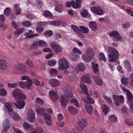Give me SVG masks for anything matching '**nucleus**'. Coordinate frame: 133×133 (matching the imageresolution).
Here are the masks:
<instances>
[{
    "label": "nucleus",
    "mask_w": 133,
    "mask_h": 133,
    "mask_svg": "<svg viewBox=\"0 0 133 133\" xmlns=\"http://www.w3.org/2000/svg\"><path fill=\"white\" fill-rule=\"evenodd\" d=\"M17 104L15 102H9L5 103V106L9 112H13V110L12 107L14 105L18 109H23L25 106V101L22 100L17 99L16 101Z\"/></svg>",
    "instance_id": "f257e3e1"
},
{
    "label": "nucleus",
    "mask_w": 133,
    "mask_h": 133,
    "mask_svg": "<svg viewBox=\"0 0 133 133\" xmlns=\"http://www.w3.org/2000/svg\"><path fill=\"white\" fill-rule=\"evenodd\" d=\"M107 49L110 53L108 54V60L110 62H115L119 56L118 51L116 49L111 47L108 48Z\"/></svg>",
    "instance_id": "f03ea898"
},
{
    "label": "nucleus",
    "mask_w": 133,
    "mask_h": 133,
    "mask_svg": "<svg viewBox=\"0 0 133 133\" xmlns=\"http://www.w3.org/2000/svg\"><path fill=\"white\" fill-rule=\"evenodd\" d=\"M36 111L37 114H40L44 117L47 125H51L52 123V117L51 115L45 113V109H36Z\"/></svg>",
    "instance_id": "7ed1b4c3"
},
{
    "label": "nucleus",
    "mask_w": 133,
    "mask_h": 133,
    "mask_svg": "<svg viewBox=\"0 0 133 133\" xmlns=\"http://www.w3.org/2000/svg\"><path fill=\"white\" fill-rule=\"evenodd\" d=\"M58 69L61 70H67L70 66L69 63L66 59L64 58H62L58 61Z\"/></svg>",
    "instance_id": "20e7f679"
},
{
    "label": "nucleus",
    "mask_w": 133,
    "mask_h": 133,
    "mask_svg": "<svg viewBox=\"0 0 133 133\" xmlns=\"http://www.w3.org/2000/svg\"><path fill=\"white\" fill-rule=\"evenodd\" d=\"M112 98L114 103L117 106H119L120 103H123L124 102V98L122 95H112Z\"/></svg>",
    "instance_id": "39448f33"
},
{
    "label": "nucleus",
    "mask_w": 133,
    "mask_h": 133,
    "mask_svg": "<svg viewBox=\"0 0 133 133\" xmlns=\"http://www.w3.org/2000/svg\"><path fill=\"white\" fill-rule=\"evenodd\" d=\"M79 86L82 90H79L78 91L81 94H85L87 95L91 96L92 95V91L90 90L89 91V93L87 91V89L86 86L84 84L81 83L79 84Z\"/></svg>",
    "instance_id": "423d86ee"
},
{
    "label": "nucleus",
    "mask_w": 133,
    "mask_h": 133,
    "mask_svg": "<svg viewBox=\"0 0 133 133\" xmlns=\"http://www.w3.org/2000/svg\"><path fill=\"white\" fill-rule=\"evenodd\" d=\"M121 89L124 92H126L128 101V103L133 102V96L131 92L128 90H127L122 85H120Z\"/></svg>",
    "instance_id": "0eeeda50"
},
{
    "label": "nucleus",
    "mask_w": 133,
    "mask_h": 133,
    "mask_svg": "<svg viewBox=\"0 0 133 133\" xmlns=\"http://www.w3.org/2000/svg\"><path fill=\"white\" fill-rule=\"evenodd\" d=\"M50 45L53 50L55 52L59 53L62 51V47L59 45L55 44L54 42L50 43Z\"/></svg>",
    "instance_id": "6e6552de"
},
{
    "label": "nucleus",
    "mask_w": 133,
    "mask_h": 133,
    "mask_svg": "<svg viewBox=\"0 0 133 133\" xmlns=\"http://www.w3.org/2000/svg\"><path fill=\"white\" fill-rule=\"evenodd\" d=\"M87 125V121L86 120L83 119L79 121L76 127V128L79 131H81Z\"/></svg>",
    "instance_id": "1a4fd4ad"
},
{
    "label": "nucleus",
    "mask_w": 133,
    "mask_h": 133,
    "mask_svg": "<svg viewBox=\"0 0 133 133\" xmlns=\"http://www.w3.org/2000/svg\"><path fill=\"white\" fill-rule=\"evenodd\" d=\"M90 10L92 12L98 15H101L104 13L103 10L100 7H92Z\"/></svg>",
    "instance_id": "9d476101"
},
{
    "label": "nucleus",
    "mask_w": 133,
    "mask_h": 133,
    "mask_svg": "<svg viewBox=\"0 0 133 133\" xmlns=\"http://www.w3.org/2000/svg\"><path fill=\"white\" fill-rule=\"evenodd\" d=\"M69 100V98L67 95H62L60 97V103L61 106L63 107L65 106L67 104Z\"/></svg>",
    "instance_id": "9b49d317"
},
{
    "label": "nucleus",
    "mask_w": 133,
    "mask_h": 133,
    "mask_svg": "<svg viewBox=\"0 0 133 133\" xmlns=\"http://www.w3.org/2000/svg\"><path fill=\"white\" fill-rule=\"evenodd\" d=\"M35 114L34 111L32 109H29L28 112L27 118L29 121L33 122L34 120Z\"/></svg>",
    "instance_id": "f8f14e48"
},
{
    "label": "nucleus",
    "mask_w": 133,
    "mask_h": 133,
    "mask_svg": "<svg viewBox=\"0 0 133 133\" xmlns=\"http://www.w3.org/2000/svg\"><path fill=\"white\" fill-rule=\"evenodd\" d=\"M109 35L111 37H113L117 40H120L122 38L119 33L117 31H112L109 33Z\"/></svg>",
    "instance_id": "ddd939ff"
},
{
    "label": "nucleus",
    "mask_w": 133,
    "mask_h": 133,
    "mask_svg": "<svg viewBox=\"0 0 133 133\" xmlns=\"http://www.w3.org/2000/svg\"><path fill=\"white\" fill-rule=\"evenodd\" d=\"M14 69L17 72H19L21 71L25 72L27 71V70L25 66L21 64H18L15 66Z\"/></svg>",
    "instance_id": "4468645a"
},
{
    "label": "nucleus",
    "mask_w": 133,
    "mask_h": 133,
    "mask_svg": "<svg viewBox=\"0 0 133 133\" xmlns=\"http://www.w3.org/2000/svg\"><path fill=\"white\" fill-rule=\"evenodd\" d=\"M49 83L50 85L54 87H56L60 84V82L55 79H51L49 80Z\"/></svg>",
    "instance_id": "2eb2a0df"
},
{
    "label": "nucleus",
    "mask_w": 133,
    "mask_h": 133,
    "mask_svg": "<svg viewBox=\"0 0 133 133\" xmlns=\"http://www.w3.org/2000/svg\"><path fill=\"white\" fill-rule=\"evenodd\" d=\"M22 92L19 89H15L12 92V95L14 97L17 99H18V97L21 94Z\"/></svg>",
    "instance_id": "dca6fc26"
},
{
    "label": "nucleus",
    "mask_w": 133,
    "mask_h": 133,
    "mask_svg": "<svg viewBox=\"0 0 133 133\" xmlns=\"http://www.w3.org/2000/svg\"><path fill=\"white\" fill-rule=\"evenodd\" d=\"M7 68L6 61L0 59V70H6Z\"/></svg>",
    "instance_id": "f3484780"
},
{
    "label": "nucleus",
    "mask_w": 133,
    "mask_h": 133,
    "mask_svg": "<svg viewBox=\"0 0 133 133\" xmlns=\"http://www.w3.org/2000/svg\"><path fill=\"white\" fill-rule=\"evenodd\" d=\"M94 81L96 84L99 86H102L103 84V81L102 78L98 76H95L94 78Z\"/></svg>",
    "instance_id": "a211bd4d"
},
{
    "label": "nucleus",
    "mask_w": 133,
    "mask_h": 133,
    "mask_svg": "<svg viewBox=\"0 0 133 133\" xmlns=\"http://www.w3.org/2000/svg\"><path fill=\"white\" fill-rule=\"evenodd\" d=\"M81 81L84 83H87L88 84H90L91 83L89 76L86 74L82 77L81 78Z\"/></svg>",
    "instance_id": "6ab92c4d"
},
{
    "label": "nucleus",
    "mask_w": 133,
    "mask_h": 133,
    "mask_svg": "<svg viewBox=\"0 0 133 133\" xmlns=\"http://www.w3.org/2000/svg\"><path fill=\"white\" fill-rule=\"evenodd\" d=\"M88 25L91 29L93 31H96L98 29L96 23L95 22H90Z\"/></svg>",
    "instance_id": "aec40b11"
},
{
    "label": "nucleus",
    "mask_w": 133,
    "mask_h": 133,
    "mask_svg": "<svg viewBox=\"0 0 133 133\" xmlns=\"http://www.w3.org/2000/svg\"><path fill=\"white\" fill-rule=\"evenodd\" d=\"M82 100L84 103H89L93 104L95 103V101L91 98L87 97V98L82 97Z\"/></svg>",
    "instance_id": "412c9836"
},
{
    "label": "nucleus",
    "mask_w": 133,
    "mask_h": 133,
    "mask_svg": "<svg viewBox=\"0 0 133 133\" xmlns=\"http://www.w3.org/2000/svg\"><path fill=\"white\" fill-rule=\"evenodd\" d=\"M68 111L70 114L74 115L78 113L77 109L75 107L72 106H70L68 107Z\"/></svg>",
    "instance_id": "4be33fe9"
},
{
    "label": "nucleus",
    "mask_w": 133,
    "mask_h": 133,
    "mask_svg": "<svg viewBox=\"0 0 133 133\" xmlns=\"http://www.w3.org/2000/svg\"><path fill=\"white\" fill-rule=\"evenodd\" d=\"M33 33L32 31L31 30H29L27 32H25L24 34L25 36H26L25 38H29L33 37L38 35V34H33L30 35V33Z\"/></svg>",
    "instance_id": "5701e85b"
},
{
    "label": "nucleus",
    "mask_w": 133,
    "mask_h": 133,
    "mask_svg": "<svg viewBox=\"0 0 133 133\" xmlns=\"http://www.w3.org/2000/svg\"><path fill=\"white\" fill-rule=\"evenodd\" d=\"M76 69L78 71L82 72L85 70V66L83 63H80L77 65Z\"/></svg>",
    "instance_id": "b1692460"
},
{
    "label": "nucleus",
    "mask_w": 133,
    "mask_h": 133,
    "mask_svg": "<svg viewBox=\"0 0 133 133\" xmlns=\"http://www.w3.org/2000/svg\"><path fill=\"white\" fill-rule=\"evenodd\" d=\"M79 57V55L74 53H71L69 55V58L73 61H76Z\"/></svg>",
    "instance_id": "393cba45"
},
{
    "label": "nucleus",
    "mask_w": 133,
    "mask_h": 133,
    "mask_svg": "<svg viewBox=\"0 0 133 133\" xmlns=\"http://www.w3.org/2000/svg\"><path fill=\"white\" fill-rule=\"evenodd\" d=\"M101 109L102 110L105 115H107L110 110L109 107L105 104L102 105L101 106Z\"/></svg>",
    "instance_id": "a878e982"
},
{
    "label": "nucleus",
    "mask_w": 133,
    "mask_h": 133,
    "mask_svg": "<svg viewBox=\"0 0 133 133\" xmlns=\"http://www.w3.org/2000/svg\"><path fill=\"white\" fill-rule=\"evenodd\" d=\"M66 5L67 7H70L71 6H72L74 9H77L76 7H74V6H76V5L75 4V2L74 1L72 0L66 2Z\"/></svg>",
    "instance_id": "bb28decb"
},
{
    "label": "nucleus",
    "mask_w": 133,
    "mask_h": 133,
    "mask_svg": "<svg viewBox=\"0 0 133 133\" xmlns=\"http://www.w3.org/2000/svg\"><path fill=\"white\" fill-rule=\"evenodd\" d=\"M9 112L12 116L13 119L15 120H19L21 119V118L18 114L17 113H14V111L13 112Z\"/></svg>",
    "instance_id": "cd10ccee"
},
{
    "label": "nucleus",
    "mask_w": 133,
    "mask_h": 133,
    "mask_svg": "<svg viewBox=\"0 0 133 133\" xmlns=\"http://www.w3.org/2000/svg\"><path fill=\"white\" fill-rule=\"evenodd\" d=\"M124 66L128 71H131V68L130 62L128 61H125L124 62Z\"/></svg>",
    "instance_id": "c85d7f7f"
},
{
    "label": "nucleus",
    "mask_w": 133,
    "mask_h": 133,
    "mask_svg": "<svg viewBox=\"0 0 133 133\" xmlns=\"http://www.w3.org/2000/svg\"><path fill=\"white\" fill-rule=\"evenodd\" d=\"M3 127L4 129H8L10 127L9 122L8 119H5L4 121L3 124Z\"/></svg>",
    "instance_id": "c756f323"
},
{
    "label": "nucleus",
    "mask_w": 133,
    "mask_h": 133,
    "mask_svg": "<svg viewBox=\"0 0 133 133\" xmlns=\"http://www.w3.org/2000/svg\"><path fill=\"white\" fill-rule=\"evenodd\" d=\"M85 107L87 113L90 115L91 114L93 109L92 106L91 105H86L85 106Z\"/></svg>",
    "instance_id": "7c9ffc66"
},
{
    "label": "nucleus",
    "mask_w": 133,
    "mask_h": 133,
    "mask_svg": "<svg viewBox=\"0 0 133 133\" xmlns=\"http://www.w3.org/2000/svg\"><path fill=\"white\" fill-rule=\"evenodd\" d=\"M82 57L84 61L87 62H89L91 59L92 58V57L90 55H82Z\"/></svg>",
    "instance_id": "2f4dec72"
},
{
    "label": "nucleus",
    "mask_w": 133,
    "mask_h": 133,
    "mask_svg": "<svg viewBox=\"0 0 133 133\" xmlns=\"http://www.w3.org/2000/svg\"><path fill=\"white\" fill-rule=\"evenodd\" d=\"M39 46L43 48L47 46V43L43 40H40L37 42Z\"/></svg>",
    "instance_id": "473e14b6"
},
{
    "label": "nucleus",
    "mask_w": 133,
    "mask_h": 133,
    "mask_svg": "<svg viewBox=\"0 0 133 133\" xmlns=\"http://www.w3.org/2000/svg\"><path fill=\"white\" fill-rule=\"evenodd\" d=\"M44 16L45 17L48 18H52L53 16L51 12L49 11H45L44 12Z\"/></svg>",
    "instance_id": "72a5a7b5"
},
{
    "label": "nucleus",
    "mask_w": 133,
    "mask_h": 133,
    "mask_svg": "<svg viewBox=\"0 0 133 133\" xmlns=\"http://www.w3.org/2000/svg\"><path fill=\"white\" fill-rule=\"evenodd\" d=\"M81 15L84 17L89 18L90 16V15L89 14L86 9L83 10V11L81 13Z\"/></svg>",
    "instance_id": "f704fd0d"
},
{
    "label": "nucleus",
    "mask_w": 133,
    "mask_h": 133,
    "mask_svg": "<svg viewBox=\"0 0 133 133\" xmlns=\"http://www.w3.org/2000/svg\"><path fill=\"white\" fill-rule=\"evenodd\" d=\"M93 51V50L92 49L89 48L86 51V53H85V55H90L92 57V56L94 55Z\"/></svg>",
    "instance_id": "c9c22d12"
},
{
    "label": "nucleus",
    "mask_w": 133,
    "mask_h": 133,
    "mask_svg": "<svg viewBox=\"0 0 133 133\" xmlns=\"http://www.w3.org/2000/svg\"><path fill=\"white\" fill-rule=\"evenodd\" d=\"M92 69L94 72L97 73L98 71V65L97 64H94L92 63Z\"/></svg>",
    "instance_id": "e433bc0d"
},
{
    "label": "nucleus",
    "mask_w": 133,
    "mask_h": 133,
    "mask_svg": "<svg viewBox=\"0 0 133 133\" xmlns=\"http://www.w3.org/2000/svg\"><path fill=\"white\" fill-rule=\"evenodd\" d=\"M79 29L80 30L82 31L85 34H88L89 31V29L87 27H85L83 26H81L79 27Z\"/></svg>",
    "instance_id": "4c0bfd02"
},
{
    "label": "nucleus",
    "mask_w": 133,
    "mask_h": 133,
    "mask_svg": "<svg viewBox=\"0 0 133 133\" xmlns=\"http://www.w3.org/2000/svg\"><path fill=\"white\" fill-rule=\"evenodd\" d=\"M48 23L49 24L54 25L55 26H58L61 24L60 22L56 21H48Z\"/></svg>",
    "instance_id": "58836bf2"
},
{
    "label": "nucleus",
    "mask_w": 133,
    "mask_h": 133,
    "mask_svg": "<svg viewBox=\"0 0 133 133\" xmlns=\"http://www.w3.org/2000/svg\"><path fill=\"white\" fill-rule=\"evenodd\" d=\"M11 12V8H6L4 11L5 15L7 16H10Z\"/></svg>",
    "instance_id": "ea45409f"
},
{
    "label": "nucleus",
    "mask_w": 133,
    "mask_h": 133,
    "mask_svg": "<svg viewBox=\"0 0 133 133\" xmlns=\"http://www.w3.org/2000/svg\"><path fill=\"white\" fill-rule=\"evenodd\" d=\"M25 30L24 28L21 29H18L14 32V34L15 35H19L22 34Z\"/></svg>",
    "instance_id": "a19ab883"
},
{
    "label": "nucleus",
    "mask_w": 133,
    "mask_h": 133,
    "mask_svg": "<svg viewBox=\"0 0 133 133\" xmlns=\"http://www.w3.org/2000/svg\"><path fill=\"white\" fill-rule=\"evenodd\" d=\"M103 97L105 100L109 104L111 105L113 104V102L111 97H109L103 95Z\"/></svg>",
    "instance_id": "79ce46f5"
},
{
    "label": "nucleus",
    "mask_w": 133,
    "mask_h": 133,
    "mask_svg": "<svg viewBox=\"0 0 133 133\" xmlns=\"http://www.w3.org/2000/svg\"><path fill=\"white\" fill-rule=\"evenodd\" d=\"M23 128L26 129L28 130L31 128V126L27 122H25L23 124Z\"/></svg>",
    "instance_id": "37998d69"
},
{
    "label": "nucleus",
    "mask_w": 133,
    "mask_h": 133,
    "mask_svg": "<svg viewBox=\"0 0 133 133\" xmlns=\"http://www.w3.org/2000/svg\"><path fill=\"white\" fill-rule=\"evenodd\" d=\"M75 4L76 6H74V7H76L78 9L79 8L82 3V0H75Z\"/></svg>",
    "instance_id": "c03bdc74"
},
{
    "label": "nucleus",
    "mask_w": 133,
    "mask_h": 133,
    "mask_svg": "<svg viewBox=\"0 0 133 133\" xmlns=\"http://www.w3.org/2000/svg\"><path fill=\"white\" fill-rule=\"evenodd\" d=\"M121 81L122 83L124 85L127 84L129 82V79L126 77H123L121 79Z\"/></svg>",
    "instance_id": "a18cd8bd"
},
{
    "label": "nucleus",
    "mask_w": 133,
    "mask_h": 133,
    "mask_svg": "<svg viewBox=\"0 0 133 133\" xmlns=\"http://www.w3.org/2000/svg\"><path fill=\"white\" fill-rule=\"evenodd\" d=\"M18 84L20 87L23 89L26 88V82L21 81L18 82Z\"/></svg>",
    "instance_id": "49530a36"
},
{
    "label": "nucleus",
    "mask_w": 133,
    "mask_h": 133,
    "mask_svg": "<svg viewBox=\"0 0 133 133\" xmlns=\"http://www.w3.org/2000/svg\"><path fill=\"white\" fill-rule=\"evenodd\" d=\"M70 102L72 103H74L75 104V106L77 107H79V104L78 100L76 99H72L70 101Z\"/></svg>",
    "instance_id": "de8ad7c7"
},
{
    "label": "nucleus",
    "mask_w": 133,
    "mask_h": 133,
    "mask_svg": "<svg viewBox=\"0 0 133 133\" xmlns=\"http://www.w3.org/2000/svg\"><path fill=\"white\" fill-rule=\"evenodd\" d=\"M100 57H99V59L101 60H103L104 62H106L107 59L105 58L104 54L103 52H101L99 54Z\"/></svg>",
    "instance_id": "09e8293b"
},
{
    "label": "nucleus",
    "mask_w": 133,
    "mask_h": 133,
    "mask_svg": "<svg viewBox=\"0 0 133 133\" xmlns=\"http://www.w3.org/2000/svg\"><path fill=\"white\" fill-rule=\"evenodd\" d=\"M56 61L55 59H52L49 61L48 64L50 66H53L55 65L56 64Z\"/></svg>",
    "instance_id": "8fccbe9b"
},
{
    "label": "nucleus",
    "mask_w": 133,
    "mask_h": 133,
    "mask_svg": "<svg viewBox=\"0 0 133 133\" xmlns=\"http://www.w3.org/2000/svg\"><path fill=\"white\" fill-rule=\"evenodd\" d=\"M126 124L128 125L131 126L133 125V120L126 119L125 120Z\"/></svg>",
    "instance_id": "3c124183"
},
{
    "label": "nucleus",
    "mask_w": 133,
    "mask_h": 133,
    "mask_svg": "<svg viewBox=\"0 0 133 133\" xmlns=\"http://www.w3.org/2000/svg\"><path fill=\"white\" fill-rule=\"evenodd\" d=\"M22 23L23 26L25 27H29L31 25V23L30 21H25L23 22Z\"/></svg>",
    "instance_id": "603ef678"
},
{
    "label": "nucleus",
    "mask_w": 133,
    "mask_h": 133,
    "mask_svg": "<svg viewBox=\"0 0 133 133\" xmlns=\"http://www.w3.org/2000/svg\"><path fill=\"white\" fill-rule=\"evenodd\" d=\"M71 28L73 29V31L76 32V33H78V28L76 26L72 25H71Z\"/></svg>",
    "instance_id": "864d4df0"
},
{
    "label": "nucleus",
    "mask_w": 133,
    "mask_h": 133,
    "mask_svg": "<svg viewBox=\"0 0 133 133\" xmlns=\"http://www.w3.org/2000/svg\"><path fill=\"white\" fill-rule=\"evenodd\" d=\"M8 86L10 88H13L17 87L18 85L17 83H14L13 84L8 83Z\"/></svg>",
    "instance_id": "5fc2aeb1"
},
{
    "label": "nucleus",
    "mask_w": 133,
    "mask_h": 133,
    "mask_svg": "<svg viewBox=\"0 0 133 133\" xmlns=\"http://www.w3.org/2000/svg\"><path fill=\"white\" fill-rule=\"evenodd\" d=\"M6 92L5 90L3 88H0V95L3 96H5Z\"/></svg>",
    "instance_id": "6e6d98bb"
},
{
    "label": "nucleus",
    "mask_w": 133,
    "mask_h": 133,
    "mask_svg": "<svg viewBox=\"0 0 133 133\" xmlns=\"http://www.w3.org/2000/svg\"><path fill=\"white\" fill-rule=\"evenodd\" d=\"M109 119L112 122H116L117 121V118L114 115L109 116Z\"/></svg>",
    "instance_id": "4d7b16f0"
},
{
    "label": "nucleus",
    "mask_w": 133,
    "mask_h": 133,
    "mask_svg": "<svg viewBox=\"0 0 133 133\" xmlns=\"http://www.w3.org/2000/svg\"><path fill=\"white\" fill-rule=\"evenodd\" d=\"M32 84V81L31 79V81L26 82V88H27L28 89L30 90V87Z\"/></svg>",
    "instance_id": "13d9d810"
},
{
    "label": "nucleus",
    "mask_w": 133,
    "mask_h": 133,
    "mask_svg": "<svg viewBox=\"0 0 133 133\" xmlns=\"http://www.w3.org/2000/svg\"><path fill=\"white\" fill-rule=\"evenodd\" d=\"M51 99L54 102H55L59 98V97L57 94L53 96L52 95H51Z\"/></svg>",
    "instance_id": "bf43d9fd"
},
{
    "label": "nucleus",
    "mask_w": 133,
    "mask_h": 133,
    "mask_svg": "<svg viewBox=\"0 0 133 133\" xmlns=\"http://www.w3.org/2000/svg\"><path fill=\"white\" fill-rule=\"evenodd\" d=\"M72 51L73 53L74 54L77 53L79 54H82L81 51L77 48H74L72 50Z\"/></svg>",
    "instance_id": "052dcab7"
},
{
    "label": "nucleus",
    "mask_w": 133,
    "mask_h": 133,
    "mask_svg": "<svg viewBox=\"0 0 133 133\" xmlns=\"http://www.w3.org/2000/svg\"><path fill=\"white\" fill-rule=\"evenodd\" d=\"M122 26L124 28L128 29L130 26V24L129 22H127L123 24Z\"/></svg>",
    "instance_id": "680f3d73"
},
{
    "label": "nucleus",
    "mask_w": 133,
    "mask_h": 133,
    "mask_svg": "<svg viewBox=\"0 0 133 133\" xmlns=\"http://www.w3.org/2000/svg\"><path fill=\"white\" fill-rule=\"evenodd\" d=\"M53 34V32L51 30H49L45 32L44 33V35L45 36H52Z\"/></svg>",
    "instance_id": "e2e57ef3"
},
{
    "label": "nucleus",
    "mask_w": 133,
    "mask_h": 133,
    "mask_svg": "<svg viewBox=\"0 0 133 133\" xmlns=\"http://www.w3.org/2000/svg\"><path fill=\"white\" fill-rule=\"evenodd\" d=\"M21 79L22 80H27L26 81H31V79L30 78V77L24 75L22 76Z\"/></svg>",
    "instance_id": "0e129e2a"
},
{
    "label": "nucleus",
    "mask_w": 133,
    "mask_h": 133,
    "mask_svg": "<svg viewBox=\"0 0 133 133\" xmlns=\"http://www.w3.org/2000/svg\"><path fill=\"white\" fill-rule=\"evenodd\" d=\"M35 100L36 102L39 104H43L44 103L43 101L38 97L36 98Z\"/></svg>",
    "instance_id": "69168bd1"
},
{
    "label": "nucleus",
    "mask_w": 133,
    "mask_h": 133,
    "mask_svg": "<svg viewBox=\"0 0 133 133\" xmlns=\"http://www.w3.org/2000/svg\"><path fill=\"white\" fill-rule=\"evenodd\" d=\"M25 63L30 67H32L33 66L32 63L30 60H27L25 62Z\"/></svg>",
    "instance_id": "338daca9"
},
{
    "label": "nucleus",
    "mask_w": 133,
    "mask_h": 133,
    "mask_svg": "<svg viewBox=\"0 0 133 133\" xmlns=\"http://www.w3.org/2000/svg\"><path fill=\"white\" fill-rule=\"evenodd\" d=\"M36 30L38 32L41 33L43 31L44 29L41 26H39L36 28Z\"/></svg>",
    "instance_id": "774afa93"
}]
</instances>
